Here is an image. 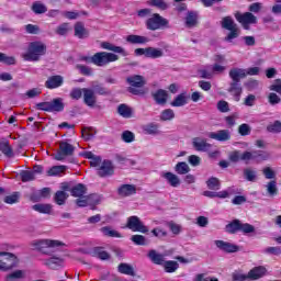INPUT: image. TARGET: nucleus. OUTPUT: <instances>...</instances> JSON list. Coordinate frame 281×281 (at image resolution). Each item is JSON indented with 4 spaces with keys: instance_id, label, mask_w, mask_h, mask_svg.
I'll list each match as a JSON object with an SVG mask.
<instances>
[{
    "instance_id": "nucleus-44",
    "label": "nucleus",
    "mask_w": 281,
    "mask_h": 281,
    "mask_svg": "<svg viewBox=\"0 0 281 281\" xmlns=\"http://www.w3.org/2000/svg\"><path fill=\"white\" fill-rule=\"evenodd\" d=\"M119 273H123L124 276H135V269H133V266L128 263H121L117 267Z\"/></svg>"
},
{
    "instance_id": "nucleus-2",
    "label": "nucleus",
    "mask_w": 281,
    "mask_h": 281,
    "mask_svg": "<svg viewBox=\"0 0 281 281\" xmlns=\"http://www.w3.org/2000/svg\"><path fill=\"white\" fill-rule=\"evenodd\" d=\"M33 245L38 249V251L46 256H52V254L60 251V247H65V243L56 239H41L33 243Z\"/></svg>"
},
{
    "instance_id": "nucleus-56",
    "label": "nucleus",
    "mask_w": 281,
    "mask_h": 281,
    "mask_svg": "<svg viewBox=\"0 0 281 281\" xmlns=\"http://www.w3.org/2000/svg\"><path fill=\"white\" fill-rule=\"evenodd\" d=\"M232 280L233 281H247V280H249V277H247V274L243 273V270H235L232 273Z\"/></svg>"
},
{
    "instance_id": "nucleus-63",
    "label": "nucleus",
    "mask_w": 281,
    "mask_h": 281,
    "mask_svg": "<svg viewBox=\"0 0 281 281\" xmlns=\"http://www.w3.org/2000/svg\"><path fill=\"white\" fill-rule=\"evenodd\" d=\"M92 89L94 90V93H98V95H109L111 92L104 88L102 85H93Z\"/></svg>"
},
{
    "instance_id": "nucleus-13",
    "label": "nucleus",
    "mask_w": 281,
    "mask_h": 281,
    "mask_svg": "<svg viewBox=\"0 0 281 281\" xmlns=\"http://www.w3.org/2000/svg\"><path fill=\"white\" fill-rule=\"evenodd\" d=\"M192 146L199 153H207V150L212 148V144L207 143V140L202 137L192 138Z\"/></svg>"
},
{
    "instance_id": "nucleus-4",
    "label": "nucleus",
    "mask_w": 281,
    "mask_h": 281,
    "mask_svg": "<svg viewBox=\"0 0 281 281\" xmlns=\"http://www.w3.org/2000/svg\"><path fill=\"white\" fill-rule=\"evenodd\" d=\"M126 82L130 85L127 88L128 93L133 95H144L142 87L146 86V79L142 75H133L126 78Z\"/></svg>"
},
{
    "instance_id": "nucleus-52",
    "label": "nucleus",
    "mask_w": 281,
    "mask_h": 281,
    "mask_svg": "<svg viewBox=\"0 0 281 281\" xmlns=\"http://www.w3.org/2000/svg\"><path fill=\"white\" fill-rule=\"evenodd\" d=\"M207 69L212 71L213 76L218 74H225V69L227 67L221 65V64H213L212 66H207Z\"/></svg>"
},
{
    "instance_id": "nucleus-64",
    "label": "nucleus",
    "mask_w": 281,
    "mask_h": 281,
    "mask_svg": "<svg viewBox=\"0 0 281 281\" xmlns=\"http://www.w3.org/2000/svg\"><path fill=\"white\" fill-rule=\"evenodd\" d=\"M270 91H276L281 95V79H276L272 85L269 87Z\"/></svg>"
},
{
    "instance_id": "nucleus-37",
    "label": "nucleus",
    "mask_w": 281,
    "mask_h": 281,
    "mask_svg": "<svg viewBox=\"0 0 281 281\" xmlns=\"http://www.w3.org/2000/svg\"><path fill=\"white\" fill-rule=\"evenodd\" d=\"M147 4L158 10H168V8H170V4H168L166 0H148Z\"/></svg>"
},
{
    "instance_id": "nucleus-7",
    "label": "nucleus",
    "mask_w": 281,
    "mask_h": 281,
    "mask_svg": "<svg viewBox=\"0 0 281 281\" xmlns=\"http://www.w3.org/2000/svg\"><path fill=\"white\" fill-rule=\"evenodd\" d=\"M76 153V147L67 142L59 143V150L55 154L54 159L56 161H65L67 157H74Z\"/></svg>"
},
{
    "instance_id": "nucleus-33",
    "label": "nucleus",
    "mask_w": 281,
    "mask_h": 281,
    "mask_svg": "<svg viewBox=\"0 0 281 281\" xmlns=\"http://www.w3.org/2000/svg\"><path fill=\"white\" fill-rule=\"evenodd\" d=\"M221 25L223 30H228V31L238 27V24L234 22L233 16H224L221 21Z\"/></svg>"
},
{
    "instance_id": "nucleus-58",
    "label": "nucleus",
    "mask_w": 281,
    "mask_h": 281,
    "mask_svg": "<svg viewBox=\"0 0 281 281\" xmlns=\"http://www.w3.org/2000/svg\"><path fill=\"white\" fill-rule=\"evenodd\" d=\"M20 177L23 181V183H27V181H34L35 176L34 171L24 170L20 173Z\"/></svg>"
},
{
    "instance_id": "nucleus-6",
    "label": "nucleus",
    "mask_w": 281,
    "mask_h": 281,
    "mask_svg": "<svg viewBox=\"0 0 281 281\" xmlns=\"http://www.w3.org/2000/svg\"><path fill=\"white\" fill-rule=\"evenodd\" d=\"M120 60V56L115 53L99 52L92 56V64L97 67H106L109 63H115Z\"/></svg>"
},
{
    "instance_id": "nucleus-46",
    "label": "nucleus",
    "mask_w": 281,
    "mask_h": 281,
    "mask_svg": "<svg viewBox=\"0 0 281 281\" xmlns=\"http://www.w3.org/2000/svg\"><path fill=\"white\" fill-rule=\"evenodd\" d=\"M162 265L166 273H175V271L179 269V262L177 261L169 260L165 261Z\"/></svg>"
},
{
    "instance_id": "nucleus-12",
    "label": "nucleus",
    "mask_w": 281,
    "mask_h": 281,
    "mask_svg": "<svg viewBox=\"0 0 281 281\" xmlns=\"http://www.w3.org/2000/svg\"><path fill=\"white\" fill-rule=\"evenodd\" d=\"M215 246L217 249H221V251H224L225 254H236L240 250L238 245L224 240H215Z\"/></svg>"
},
{
    "instance_id": "nucleus-3",
    "label": "nucleus",
    "mask_w": 281,
    "mask_h": 281,
    "mask_svg": "<svg viewBox=\"0 0 281 281\" xmlns=\"http://www.w3.org/2000/svg\"><path fill=\"white\" fill-rule=\"evenodd\" d=\"M35 109L46 111V113H61V111H65V102L63 98H55L52 101L37 103Z\"/></svg>"
},
{
    "instance_id": "nucleus-16",
    "label": "nucleus",
    "mask_w": 281,
    "mask_h": 281,
    "mask_svg": "<svg viewBox=\"0 0 281 281\" xmlns=\"http://www.w3.org/2000/svg\"><path fill=\"white\" fill-rule=\"evenodd\" d=\"M160 177L167 181L171 188H179L181 186V180L178 175H175L170 171H162Z\"/></svg>"
},
{
    "instance_id": "nucleus-30",
    "label": "nucleus",
    "mask_w": 281,
    "mask_h": 281,
    "mask_svg": "<svg viewBox=\"0 0 281 281\" xmlns=\"http://www.w3.org/2000/svg\"><path fill=\"white\" fill-rule=\"evenodd\" d=\"M148 37L142 35H128L126 37V42L131 43L132 45H145L148 43Z\"/></svg>"
},
{
    "instance_id": "nucleus-32",
    "label": "nucleus",
    "mask_w": 281,
    "mask_h": 281,
    "mask_svg": "<svg viewBox=\"0 0 281 281\" xmlns=\"http://www.w3.org/2000/svg\"><path fill=\"white\" fill-rule=\"evenodd\" d=\"M229 191H220V192H214V191H204L203 195L207 196L209 199H227L229 196Z\"/></svg>"
},
{
    "instance_id": "nucleus-24",
    "label": "nucleus",
    "mask_w": 281,
    "mask_h": 281,
    "mask_svg": "<svg viewBox=\"0 0 281 281\" xmlns=\"http://www.w3.org/2000/svg\"><path fill=\"white\" fill-rule=\"evenodd\" d=\"M44 265L46 267H49V269H59V267H65V259L61 257H50L44 261Z\"/></svg>"
},
{
    "instance_id": "nucleus-22",
    "label": "nucleus",
    "mask_w": 281,
    "mask_h": 281,
    "mask_svg": "<svg viewBox=\"0 0 281 281\" xmlns=\"http://www.w3.org/2000/svg\"><path fill=\"white\" fill-rule=\"evenodd\" d=\"M98 175L99 177H111L113 175V162L111 160H103L98 168Z\"/></svg>"
},
{
    "instance_id": "nucleus-14",
    "label": "nucleus",
    "mask_w": 281,
    "mask_h": 281,
    "mask_svg": "<svg viewBox=\"0 0 281 281\" xmlns=\"http://www.w3.org/2000/svg\"><path fill=\"white\" fill-rule=\"evenodd\" d=\"M207 137L216 142H229L232 139V133L228 130H220L217 132H210Z\"/></svg>"
},
{
    "instance_id": "nucleus-26",
    "label": "nucleus",
    "mask_w": 281,
    "mask_h": 281,
    "mask_svg": "<svg viewBox=\"0 0 281 281\" xmlns=\"http://www.w3.org/2000/svg\"><path fill=\"white\" fill-rule=\"evenodd\" d=\"M164 254L157 252V250L151 249L149 250L147 257L154 265H164L166 262V259L164 258Z\"/></svg>"
},
{
    "instance_id": "nucleus-31",
    "label": "nucleus",
    "mask_w": 281,
    "mask_h": 281,
    "mask_svg": "<svg viewBox=\"0 0 281 281\" xmlns=\"http://www.w3.org/2000/svg\"><path fill=\"white\" fill-rule=\"evenodd\" d=\"M143 133L145 135H159V124L157 123H148L143 126Z\"/></svg>"
},
{
    "instance_id": "nucleus-34",
    "label": "nucleus",
    "mask_w": 281,
    "mask_h": 281,
    "mask_svg": "<svg viewBox=\"0 0 281 281\" xmlns=\"http://www.w3.org/2000/svg\"><path fill=\"white\" fill-rule=\"evenodd\" d=\"M267 159L266 156H262L261 151H245L244 154H241V161H250V159Z\"/></svg>"
},
{
    "instance_id": "nucleus-11",
    "label": "nucleus",
    "mask_w": 281,
    "mask_h": 281,
    "mask_svg": "<svg viewBox=\"0 0 281 281\" xmlns=\"http://www.w3.org/2000/svg\"><path fill=\"white\" fill-rule=\"evenodd\" d=\"M83 104L93 109L95 104H98V95H95V91L92 88H83Z\"/></svg>"
},
{
    "instance_id": "nucleus-1",
    "label": "nucleus",
    "mask_w": 281,
    "mask_h": 281,
    "mask_svg": "<svg viewBox=\"0 0 281 281\" xmlns=\"http://www.w3.org/2000/svg\"><path fill=\"white\" fill-rule=\"evenodd\" d=\"M47 54V45L43 42H32L29 44L27 52L22 55L24 60L30 63H38L41 56Z\"/></svg>"
},
{
    "instance_id": "nucleus-5",
    "label": "nucleus",
    "mask_w": 281,
    "mask_h": 281,
    "mask_svg": "<svg viewBox=\"0 0 281 281\" xmlns=\"http://www.w3.org/2000/svg\"><path fill=\"white\" fill-rule=\"evenodd\" d=\"M145 25L147 30L157 32V30H164V27H170L168 19L161 16L159 13H154L149 19L146 20Z\"/></svg>"
},
{
    "instance_id": "nucleus-25",
    "label": "nucleus",
    "mask_w": 281,
    "mask_h": 281,
    "mask_svg": "<svg viewBox=\"0 0 281 281\" xmlns=\"http://www.w3.org/2000/svg\"><path fill=\"white\" fill-rule=\"evenodd\" d=\"M151 95H153L156 104H160L161 106H164V104H166V102H168V92L164 89L157 90Z\"/></svg>"
},
{
    "instance_id": "nucleus-38",
    "label": "nucleus",
    "mask_w": 281,
    "mask_h": 281,
    "mask_svg": "<svg viewBox=\"0 0 281 281\" xmlns=\"http://www.w3.org/2000/svg\"><path fill=\"white\" fill-rule=\"evenodd\" d=\"M32 210L40 214H52V204L38 203L32 206Z\"/></svg>"
},
{
    "instance_id": "nucleus-29",
    "label": "nucleus",
    "mask_w": 281,
    "mask_h": 281,
    "mask_svg": "<svg viewBox=\"0 0 281 281\" xmlns=\"http://www.w3.org/2000/svg\"><path fill=\"white\" fill-rule=\"evenodd\" d=\"M198 23H199V13L194 11H189L186 18L187 27H195Z\"/></svg>"
},
{
    "instance_id": "nucleus-23",
    "label": "nucleus",
    "mask_w": 281,
    "mask_h": 281,
    "mask_svg": "<svg viewBox=\"0 0 281 281\" xmlns=\"http://www.w3.org/2000/svg\"><path fill=\"white\" fill-rule=\"evenodd\" d=\"M102 49H108V52H114V54H121L122 56H128V53L122 46H115L111 44V42H102L101 43Z\"/></svg>"
},
{
    "instance_id": "nucleus-57",
    "label": "nucleus",
    "mask_w": 281,
    "mask_h": 281,
    "mask_svg": "<svg viewBox=\"0 0 281 281\" xmlns=\"http://www.w3.org/2000/svg\"><path fill=\"white\" fill-rule=\"evenodd\" d=\"M268 133H281V121H274L267 126Z\"/></svg>"
},
{
    "instance_id": "nucleus-47",
    "label": "nucleus",
    "mask_w": 281,
    "mask_h": 281,
    "mask_svg": "<svg viewBox=\"0 0 281 281\" xmlns=\"http://www.w3.org/2000/svg\"><path fill=\"white\" fill-rule=\"evenodd\" d=\"M21 199L20 192H13L11 195L4 196L3 201L8 205H14V203H19V200Z\"/></svg>"
},
{
    "instance_id": "nucleus-49",
    "label": "nucleus",
    "mask_w": 281,
    "mask_h": 281,
    "mask_svg": "<svg viewBox=\"0 0 281 281\" xmlns=\"http://www.w3.org/2000/svg\"><path fill=\"white\" fill-rule=\"evenodd\" d=\"M101 232L104 236H109L110 238H122V235L117 231L111 229L109 226L102 227Z\"/></svg>"
},
{
    "instance_id": "nucleus-28",
    "label": "nucleus",
    "mask_w": 281,
    "mask_h": 281,
    "mask_svg": "<svg viewBox=\"0 0 281 281\" xmlns=\"http://www.w3.org/2000/svg\"><path fill=\"white\" fill-rule=\"evenodd\" d=\"M71 196L75 199H79L80 196L87 195V187L82 183H78L77 186L70 189Z\"/></svg>"
},
{
    "instance_id": "nucleus-15",
    "label": "nucleus",
    "mask_w": 281,
    "mask_h": 281,
    "mask_svg": "<svg viewBox=\"0 0 281 281\" xmlns=\"http://www.w3.org/2000/svg\"><path fill=\"white\" fill-rule=\"evenodd\" d=\"M65 83V78L60 75L50 76L45 81L46 89H58Z\"/></svg>"
},
{
    "instance_id": "nucleus-17",
    "label": "nucleus",
    "mask_w": 281,
    "mask_h": 281,
    "mask_svg": "<svg viewBox=\"0 0 281 281\" xmlns=\"http://www.w3.org/2000/svg\"><path fill=\"white\" fill-rule=\"evenodd\" d=\"M0 151L8 159H14V149L12 148V145H10L9 139H7V138L0 139Z\"/></svg>"
},
{
    "instance_id": "nucleus-18",
    "label": "nucleus",
    "mask_w": 281,
    "mask_h": 281,
    "mask_svg": "<svg viewBox=\"0 0 281 281\" xmlns=\"http://www.w3.org/2000/svg\"><path fill=\"white\" fill-rule=\"evenodd\" d=\"M265 276H267V268L265 266L255 267L247 273L248 280H260Z\"/></svg>"
},
{
    "instance_id": "nucleus-9",
    "label": "nucleus",
    "mask_w": 281,
    "mask_h": 281,
    "mask_svg": "<svg viewBox=\"0 0 281 281\" xmlns=\"http://www.w3.org/2000/svg\"><path fill=\"white\" fill-rule=\"evenodd\" d=\"M235 19L243 25L244 30H249V25L258 23V18L251 12L236 13Z\"/></svg>"
},
{
    "instance_id": "nucleus-54",
    "label": "nucleus",
    "mask_w": 281,
    "mask_h": 281,
    "mask_svg": "<svg viewBox=\"0 0 281 281\" xmlns=\"http://www.w3.org/2000/svg\"><path fill=\"white\" fill-rule=\"evenodd\" d=\"M0 63L4 65H16V58L14 56H8L5 53H0Z\"/></svg>"
},
{
    "instance_id": "nucleus-61",
    "label": "nucleus",
    "mask_w": 281,
    "mask_h": 281,
    "mask_svg": "<svg viewBox=\"0 0 281 281\" xmlns=\"http://www.w3.org/2000/svg\"><path fill=\"white\" fill-rule=\"evenodd\" d=\"M263 254H267L268 256H281V247L280 246L267 247L263 250Z\"/></svg>"
},
{
    "instance_id": "nucleus-53",
    "label": "nucleus",
    "mask_w": 281,
    "mask_h": 281,
    "mask_svg": "<svg viewBox=\"0 0 281 281\" xmlns=\"http://www.w3.org/2000/svg\"><path fill=\"white\" fill-rule=\"evenodd\" d=\"M228 32L229 33L224 38V41H226V43H232V41H234V38H238V36H240V30L238 29V26L233 30H228Z\"/></svg>"
},
{
    "instance_id": "nucleus-45",
    "label": "nucleus",
    "mask_w": 281,
    "mask_h": 281,
    "mask_svg": "<svg viewBox=\"0 0 281 281\" xmlns=\"http://www.w3.org/2000/svg\"><path fill=\"white\" fill-rule=\"evenodd\" d=\"M170 104L171 106H186L188 104V97L186 93L178 94Z\"/></svg>"
},
{
    "instance_id": "nucleus-35",
    "label": "nucleus",
    "mask_w": 281,
    "mask_h": 281,
    "mask_svg": "<svg viewBox=\"0 0 281 281\" xmlns=\"http://www.w3.org/2000/svg\"><path fill=\"white\" fill-rule=\"evenodd\" d=\"M240 220L232 221L225 226V232H227V234H236L237 232H240Z\"/></svg>"
},
{
    "instance_id": "nucleus-51",
    "label": "nucleus",
    "mask_w": 281,
    "mask_h": 281,
    "mask_svg": "<svg viewBox=\"0 0 281 281\" xmlns=\"http://www.w3.org/2000/svg\"><path fill=\"white\" fill-rule=\"evenodd\" d=\"M160 120L162 122H169L170 120H175V111L172 109L164 110L160 114Z\"/></svg>"
},
{
    "instance_id": "nucleus-36",
    "label": "nucleus",
    "mask_w": 281,
    "mask_h": 281,
    "mask_svg": "<svg viewBox=\"0 0 281 281\" xmlns=\"http://www.w3.org/2000/svg\"><path fill=\"white\" fill-rule=\"evenodd\" d=\"M164 56V50L156 47H147L146 58H161Z\"/></svg>"
},
{
    "instance_id": "nucleus-42",
    "label": "nucleus",
    "mask_w": 281,
    "mask_h": 281,
    "mask_svg": "<svg viewBox=\"0 0 281 281\" xmlns=\"http://www.w3.org/2000/svg\"><path fill=\"white\" fill-rule=\"evenodd\" d=\"M173 169L177 175H188L190 172V166L186 161L178 162Z\"/></svg>"
},
{
    "instance_id": "nucleus-19",
    "label": "nucleus",
    "mask_w": 281,
    "mask_h": 281,
    "mask_svg": "<svg viewBox=\"0 0 281 281\" xmlns=\"http://www.w3.org/2000/svg\"><path fill=\"white\" fill-rule=\"evenodd\" d=\"M231 82H239L243 78H247V70L244 68H232L228 72Z\"/></svg>"
},
{
    "instance_id": "nucleus-40",
    "label": "nucleus",
    "mask_w": 281,
    "mask_h": 281,
    "mask_svg": "<svg viewBox=\"0 0 281 281\" xmlns=\"http://www.w3.org/2000/svg\"><path fill=\"white\" fill-rule=\"evenodd\" d=\"M92 256L94 258H99L100 260H109V258H111V255L104 251V249H102L101 247L93 248Z\"/></svg>"
},
{
    "instance_id": "nucleus-50",
    "label": "nucleus",
    "mask_w": 281,
    "mask_h": 281,
    "mask_svg": "<svg viewBox=\"0 0 281 281\" xmlns=\"http://www.w3.org/2000/svg\"><path fill=\"white\" fill-rule=\"evenodd\" d=\"M206 186H207L209 190H221V180H218V178H216V177H211L206 181Z\"/></svg>"
},
{
    "instance_id": "nucleus-48",
    "label": "nucleus",
    "mask_w": 281,
    "mask_h": 281,
    "mask_svg": "<svg viewBox=\"0 0 281 281\" xmlns=\"http://www.w3.org/2000/svg\"><path fill=\"white\" fill-rule=\"evenodd\" d=\"M67 170V166H54L47 171L48 177H57V175H63Z\"/></svg>"
},
{
    "instance_id": "nucleus-62",
    "label": "nucleus",
    "mask_w": 281,
    "mask_h": 281,
    "mask_svg": "<svg viewBox=\"0 0 281 281\" xmlns=\"http://www.w3.org/2000/svg\"><path fill=\"white\" fill-rule=\"evenodd\" d=\"M244 177L246 181H256V170H252L250 168L244 169Z\"/></svg>"
},
{
    "instance_id": "nucleus-10",
    "label": "nucleus",
    "mask_w": 281,
    "mask_h": 281,
    "mask_svg": "<svg viewBox=\"0 0 281 281\" xmlns=\"http://www.w3.org/2000/svg\"><path fill=\"white\" fill-rule=\"evenodd\" d=\"M127 229L132 232H140V234H148V227L137 216H130L126 224Z\"/></svg>"
},
{
    "instance_id": "nucleus-60",
    "label": "nucleus",
    "mask_w": 281,
    "mask_h": 281,
    "mask_svg": "<svg viewBox=\"0 0 281 281\" xmlns=\"http://www.w3.org/2000/svg\"><path fill=\"white\" fill-rule=\"evenodd\" d=\"M68 32H69V23H61L55 30V33L58 34V36H66Z\"/></svg>"
},
{
    "instance_id": "nucleus-21",
    "label": "nucleus",
    "mask_w": 281,
    "mask_h": 281,
    "mask_svg": "<svg viewBox=\"0 0 281 281\" xmlns=\"http://www.w3.org/2000/svg\"><path fill=\"white\" fill-rule=\"evenodd\" d=\"M227 91L228 93H232L235 102H240V95H243V86L239 82L231 81Z\"/></svg>"
},
{
    "instance_id": "nucleus-59",
    "label": "nucleus",
    "mask_w": 281,
    "mask_h": 281,
    "mask_svg": "<svg viewBox=\"0 0 281 281\" xmlns=\"http://www.w3.org/2000/svg\"><path fill=\"white\" fill-rule=\"evenodd\" d=\"M85 94V88H74L70 91V98L72 100H80V98H83Z\"/></svg>"
},
{
    "instance_id": "nucleus-41",
    "label": "nucleus",
    "mask_w": 281,
    "mask_h": 281,
    "mask_svg": "<svg viewBox=\"0 0 281 281\" xmlns=\"http://www.w3.org/2000/svg\"><path fill=\"white\" fill-rule=\"evenodd\" d=\"M117 113L119 115H121V117H133V110L131 108H128V105L126 104H121L117 108Z\"/></svg>"
},
{
    "instance_id": "nucleus-55",
    "label": "nucleus",
    "mask_w": 281,
    "mask_h": 281,
    "mask_svg": "<svg viewBox=\"0 0 281 281\" xmlns=\"http://www.w3.org/2000/svg\"><path fill=\"white\" fill-rule=\"evenodd\" d=\"M24 278V272L22 270H16L5 277L7 281H19Z\"/></svg>"
},
{
    "instance_id": "nucleus-8",
    "label": "nucleus",
    "mask_w": 281,
    "mask_h": 281,
    "mask_svg": "<svg viewBox=\"0 0 281 281\" xmlns=\"http://www.w3.org/2000/svg\"><path fill=\"white\" fill-rule=\"evenodd\" d=\"M19 259L10 252H0V271H10L18 265Z\"/></svg>"
},
{
    "instance_id": "nucleus-43",
    "label": "nucleus",
    "mask_w": 281,
    "mask_h": 281,
    "mask_svg": "<svg viewBox=\"0 0 281 281\" xmlns=\"http://www.w3.org/2000/svg\"><path fill=\"white\" fill-rule=\"evenodd\" d=\"M31 10L34 14H45L47 12V5L43 4L41 1L33 2Z\"/></svg>"
},
{
    "instance_id": "nucleus-39",
    "label": "nucleus",
    "mask_w": 281,
    "mask_h": 281,
    "mask_svg": "<svg viewBox=\"0 0 281 281\" xmlns=\"http://www.w3.org/2000/svg\"><path fill=\"white\" fill-rule=\"evenodd\" d=\"M67 199H69V194L65 191H57L54 195V201L57 205H65Z\"/></svg>"
},
{
    "instance_id": "nucleus-20",
    "label": "nucleus",
    "mask_w": 281,
    "mask_h": 281,
    "mask_svg": "<svg viewBox=\"0 0 281 281\" xmlns=\"http://www.w3.org/2000/svg\"><path fill=\"white\" fill-rule=\"evenodd\" d=\"M119 196L126 198L137 194V187L135 184H122L117 189Z\"/></svg>"
},
{
    "instance_id": "nucleus-27",
    "label": "nucleus",
    "mask_w": 281,
    "mask_h": 281,
    "mask_svg": "<svg viewBox=\"0 0 281 281\" xmlns=\"http://www.w3.org/2000/svg\"><path fill=\"white\" fill-rule=\"evenodd\" d=\"M75 36H77V38H88L89 37V31L85 27V23L77 22L75 24Z\"/></svg>"
}]
</instances>
